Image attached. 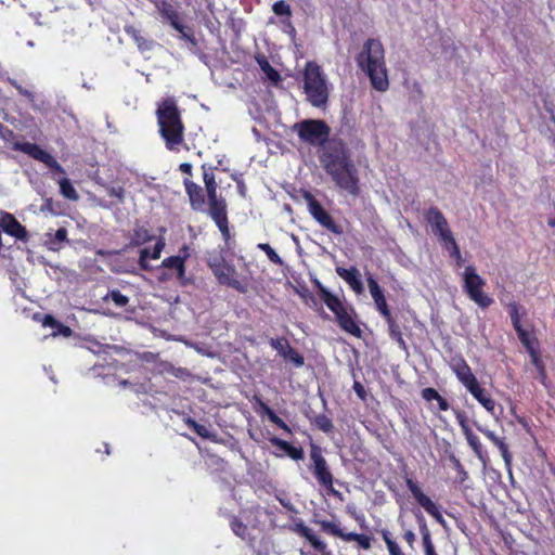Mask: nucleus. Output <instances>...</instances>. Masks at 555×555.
Listing matches in <instances>:
<instances>
[{
    "instance_id": "1",
    "label": "nucleus",
    "mask_w": 555,
    "mask_h": 555,
    "mask_svg": "<svg viewBox=\"0 0 555 555\" xmlns=\"http://www.w3.org/2000/svg\"><path fill=\"white\" fill-rule=\"evenodd\" d=\"M319 160L337 188L352 196L360 194L358 169L344 140H333Z\"/></svg>"
},
{
    "instance_id": "2",
    "label": "nucleus",
    "mask_w": 555,
    "mask_h": 555,
    "mask_svg": "<svg viewBox=\"0 0 555 555\" xmlns=\"http://www.w3.org/2000/svg\"><path fill=\"white\" fill-rule=\"evenodd\" d=\"M358 67L370 78L372 87L379 92L389 88L388 70L385 61V49L380 40L369 38L362 51L356 56Z\"/></svg>"
},
{
    "instance_id": "3",
    "label": "nucleus",
    "mask_w": 555,
    "mask_h": 555,
    "mask_svg": "<svg viewBox=\"0 0 555 555\" xmlns=\"http://www.w3.org/2000/svg\"><path fill=\"white\" fill-rule=\"evenodd\" d=\"M156 117L159 134L166 149L179 152L184 143L185 127L177 101L173 98H166L160 101L157 105Z\"/></svg>"
},
{
    "instance_id": "4",
    "label": "nucleus",
    "mask_w": 555,
    "mask_h": 555,
    "mask_svg": "<svg viewBox=\"0 0 555 555\" xmlns=\"http://www.w3.org/2000/svg\"><path fill=\"white\" fill-rule=\"evenodd\" d=\"M450 367L467 391L491 414L495 412V401L490 393L480 386L470 366L462 356H455L450 361Z\"/></svg>"
},
{
    "instance_id": "5",
    "label": "nucleus",
    "mask_w": 555,
    "mask_h": 555,
    "mask_svg": "<svg viewBox=\"0 0 555 555\" xmlns=\"http://www.w3.org/2000/svg\"><path fill=\"white\" fill-rule=\"evenodd\" d=\"M302 81L304 92L307 95L308 102L314 107L326 105L330 95L327 81L321 66L317 62L309 61L306 63Z\"/></svg>"
},
{
    "instance_id": "6",
    "label": "nucleus",
    "mask_w": 555,
    "mask_h": 555,
    "mask_svg": "<svg viewBox=\"0 0 555 555\" xmlns=\"http://www.w3.org/2000/svg\"><path fill=\"white\" fill-rule=\"evenodd\" d=\"M293 129L301 142L319 149V156L324 153L333 140H340L339 138H330L331 128L322 119H305L296 122Z\"/></svg>"
},
{
    "instance_id": "7",
    "label": "nucleus",
    "mask_w": 555,
    "mask_h": 555,
    "mask_svg": "<svg viewBox=\"0 0 555 555\" xmlns=\"http://www.w3.org/2000/svg\"><path fill=\"white\" fill-rule=\"evenodd\" d=\"M309 456V469L314 479L323 489H325L327 494L338 496L340 493L334 488L335 478L326 459L323 455L322 448L315 443H311Z\"/></svg>"
},
{
    "instance_id": "8",
    "label": "nucleus",
    "mask_w": 555,
    "mask_h": 555,
    "mask_svg": "<svg viewBox=\"0 0 555 555\" xmlns=\"http://www.w3.org/2000/svg\"><path fill=\"white\" fill-rule=\"evenodd\" d=\"M207 264L220 285L231 287L241 294L248 292L247 280L238 279L235 267L228 263L222 255L210 258Z\"/></svg>"
},
{
    "instance_id": "9",
    "label": "nucleus",
    "mask_w": 555,
    "mask_h": 555,
    "mask_svg": "<svg viewBox=\"0 0 555 555\" xmlns=\"http://www.w3.org/2000/svg\"><path fill=\"white\" fill-rule=\"evenodd\" d=\"M486 281L477 273L474 266H467L463 272V289L468 298L481 309H487L493 299L483 292Z\"/></svg>"
},
{
    "instance_id": "10",
    "label": "nucleus",
    "mask_w": 555,
    "mask_h": 555,
    "mask_svg": "<svg viewBox=\"0 0 555 555\" xmlns=\"http://www.w3.org/2000/svg\"><path fill=\"white\" fill-rule=\"evenodd\" d=\"M301 196L307 204L309 214L322 228L335 235H341L344 233L343 227L334 220L332 215L310 191L301 190Z\"/></svg>"
},
{
    "instance_id": "11",
    "label": "nucleus",
    "mask_w": 555,
    "mask_h": 555,
    "mask_svg": "<svg viewBox=\"0 0 555 555\" xmlns=\"http://www.w3.org/2000/svg\"><path fill=\"white\" fill-rule=\"evenodd\" d=\"M314 524L320 526L322 532L339 538L346 542L356 541L363 550H370L372 546L371 537L357 532H344L339 522L326 519H314Z\"/></svg>"
},
{
    "instance_id": "12",
    "label": "nucleus",
    "mask_w": 555,
    "mask_h": 555,
    "mask_svg": "<svg viewBox=\"0 0 555 555\" xmlns=\"http://www.w3.org/2000/svg\"><path fill=\"white\" fill-rule=\"evenodd\" d=\"M13 149L15 151L25 153L29 157L44 164L53 172L61 175L65 173L64 168L59 164V162L49 152H47L36 143L16 142L14 143Z\"/></svg>"
},
{
    "instance_id": "13",
    "label": "nucleus",
    "mask_w": 555,
    "mask_h": 555,
    "mask_svg": "<svg viewBox=\"0 0 555 555\" xmlns=\"http://www.w3.org/2000/svg\"><path fill=\"white\" fill-rule=\"evenodd\" d=\"M203 169V181L208 199V214L217 212L220 210L228 209L225 199L218 195V183L216 181L215 173L211 167L206 165L202 166Z\"/></svg>"
},
{
    "instance_id": "14",
    "label": "nucleus",
    "mask_w": 555,
    "mask_h": 555,
    "mask_svg": "<svg viewBox=\"0 0 555 555\" xmlns=\"http://www.w3.org/2000/svg\"><path fill=\"white\" fill-rule=\"evenodd\" d=\"M405 485L408 489L411 491L415 501L420 504V506H422L430 516H433L438 524H440L442 527H446L447 522L442 514L440 513L439 507L433 502V500L429 496H427L422 491L418 483L414 481L412 478L406 477Z\"/></svg>"
},
{
    "instance_id": "15",
    "label": "nucleus",
    "mask_w": 555,
    "mask_h": 555,
    "mask_svg": "<svg viewBox=\"0 0 555 555\" xmlns=\"http://www.w3.org/2000/svg\"><path fill=\"white\" fill-rule=\"evenodd\" d=\"M188 258L189 247L184 245L180 249V255L167 257L162 262L164 268L176 270V278L182 286H186L191 282V280L185 276V261Z\"/></svg>"
},
{
    "instance_id": "16",
    "label": "nucleus",
    "mask_w": 555,
    "mask_h": 555,
    "mask_svg": "<svg viewBox=\"0 0 555 555\" xmlns=\"http://www.w3.org/2000/svg\"><path fill=\"white\" fill-rule=\"evenodd\" d=\"M456 421L466 438L468 446L472 448L476 456L485 463L488 460V452L483 449L479 438L473 433L466 416L462 412H459L456 413Z\"/></svg>"
},
{
    "instance_id": "17",
    "label": "nucleus",
    "mask_w": 555,
    "mask_h": 555,
    "mask_svg": "<svg viewBox=\"0 0 555 555\" xmlns=\"http://www.w3.org/2000/svg\"><path fill=\"white\" fill-rule=\"evenodd\" d=\"M291 530L296 534L305 538L313 550L321 555H331V552L327 548V545L324 541L320 539L305 522L299 519L292 527Z\"/></svg>"
},
{
    "instance_id": "18",
    "label": "nucleus",
    "mask_w": 555,
    "mask_h": 555,
    "mask_svg": "<svg viewBox=\"0 0 555 555\" xmlns=\"http://www.w3.org/2000/svg\"><path fill=\"white\" fill-rule=\"evenodd\" d=\"M424 219L430 225L433 234L437 237L450 230L447 218L436 206H430L424 211Z\"/></svg>"
},
{
    "instance_id": "19",
    "label": "nucleus",
    "mask_w": 555,
    "mask_h": 555,
    "mask_svg": "<svg viewBox=\"0 0 555 555\" xmlns=\"http://www.w3.org/2000/svg\"><path fill=\"white\" fill-rule=\"evenodd\" d=\"M318 295L326 307L335 314V320L339 318V314L346 313L351 308V306L345 304L320 283H318Z\"/></svg>"
},
{
    "instance_id": "20",
    "label": "nucleus",
    "mask_w": 555,
    "mask_h": 555,
    "mask_svg": "<svg viewBox=\"0 0 555 555\" xmlns=\"http://www.w3.org/2000/svg\"><path fill=\"white\" fill-rule=\"evenodd\" d=\"M318 295L326 307L335 314V320L339 318V314L346 313L351 308V306L345 304L320 283H318Z\"/></svg>"
},
{
    "instance_id": "21",
    "label": "nucleus",
    "mask_w": 555,
    "mask_h": 555,
    "mask_svg": "<svg viewBox=\"0 0 555 555\" xmlns=\"http://www.w3.org/2000/svg\"><path fill=\"white\" fill-rule=\"evenodd\" d=\"M0 229L17 240L27 241L28 238L26 228L10 212H2Z\"/></svg>"
},
{
    "instance_id": "22",
    "label": "nucleus",
    "mask_w": 555,
    "mask_h": 555,
    "mask_svg": "<svg viewBox=\"0 0 555 555\" xmlns=\"http://www.w3.org/2000/svg\"><path fill=\"white\" fill-rule=\"evenodd\" d=\"M183 185L189 197L191 208L195 211H204L206 198L203 188L189 178L183 180Z\"/></svg>"
},
{
    "instance_id": "23",
    "label": "nucleus",
    "mask_w": 555,
    "mask_h": 555,
    "mask_svg": "<svg viewBox=\"0 0 555 555\" xmlns=\"http://www.w3.org/2000/svg\"><path fill=\"white\" fill-rule=\"evenodd\" d=\"M508 314L511 318L512 325L519 338V340H524L527 337L531 336L532 333H529L527 330L522 327L521 318L527 314V310L518 302L512 301L507 305Z\"/></svg>"
},
{
    "instance_id": "24",
    "label": "nucleus",
    "mask_w": 555,
    "mask_h": 555,
    "mask_svg": "<svg viewBox=\"0 0 555 555\" xmlns=\"http://www.w3.org/2000/svg\"><path fill=\"white\" fill-rule=\"evenodd\" d=\"M335 321L345 333L357 338L362 336V330L357 321V312L353 307H351L346 313L339 314V318Z\"/></svg>"
},
{
    "instance_id": "25",
    "label": "nucleus",
    "mask_w": 555,
    "mask_h": 555,
    "mask_svg": "<svg viewBox=\"0 0 555 555\" xmlns=\"http://www.w3.org/2000/svg\"><path fill=\"white\" fill-rule=\"evenodd\" d=\"M35 320L41 322L44 327H51L53 330L52 336L61 335L63 337H70L73 335V330L61 323L56 320L52 314H35Z\"/></svg>"
},
{
    "instance_id": "26",
    "label": "nucleus",
    "mask_w": 555,
    "mask_h": 555,
    "mask_svg": "<svg viewBox=\"0 0 555 555\" xmlns=\"http://www.w3.org/2000/svg\"><path fill=\"white\" fill-rule=\"evenodd\" d=\"M154 4L160 16L168 21L170 25L176 29L180 30L178 25L179 13L175 7L168 0H149Z\"/></svg>"
},
{
    "instance_id": "27",
    "label": "nucleus",
    "mask_w": 555,
    "mask_h": 555,
    "mask_svg": "<svg viewBox=\"0 0 555 555\" xmlns=\"http://www.w3.org/2000/svg\"><path fill=\"white\" fill-rule=\"evenodd\" d=\"M124 30L126 35L134 41L138 50L141 53L149 52L155 48L156 42L152 39L144 37L135 26L126 25Z\"/></svg>"
},
{
    "instance_id": "28",
    "label": "nucleus",
    "mask_w": 555,
    "mask_h": 555,
    "mask_svg": "<svg viewBox=\"0 0 555 555\" xmlns=\"http://www.w3.org/2000/svg\"><path fill=\"white\" fill-rule=\"evenodd\" d=\"M337 274L346 281V283L350 286V288L357 294H361L363 292V284L360 280L359 270L356 267H351L349 269L337 267Z\"/></svg>"
},
{
    "instance_id": "29",
    "label": "nucleus",
    "mask_w": 555,
    "mask_h": 555,
    "mask_svg": "<svg viewBox=\"0 0 555 555\" xmlns=\"http://www.w3.org/2000/svg\"><path fill=\"white\" fill-rule=\"evenodd\" d=\"M253 400L259 405V412L267 415L268 420L272 424L281 428L285 433L292 435L291 427L280 416H278L276 413L266 402H263L260 396L255 395Z\"/></svg>"
},
{
    "instance_id": "30",
    "label": "nucleus",
    "mask_w": 555,
    "mask_h": 555,
    "mask_svg": "<svg viewBox=\"0 0 555 555\" xmlns=\"http://www.w3.org/2000/svg\"><path fill=\"white\" fill-rule=\"evenodd\" d=\"M480 433H482L501 452V455L506 465H511L512 454L508 450V446L505 443L504 438L498 437L494 431L482 428L480 426L477 427Z\"/></svg>"
},
{
    "instance_id": "31",
    "label": "nucleus",
    "mask_w": 555,
    "mask_h": 555,
    "mask_svg": "<svg viewBox=\"0 0 555 555\" xmlns=\"http://www.w3.org/2000/svg\"><path fill=\"white\" fill-rule=\"evenodd\" d=\"M270 442L294 461H300L304 459V450L300 447H295L291 442L278 437L270 438Z\"/></svg>"
},
{
    "instance_id": "32",
    "label": "nucleus",
    "mask_w": 555,
    "mask_h": 555,
    "mask_svg": "<svg viewBox=\"0 0 555 555\" xmlns=\"http://www.w3.org/2000/svg\"><path fill=\"white\" fill-rule=\"evenodd\" d=\"M66 228H59L55 233H46V246L52 251L60 250L65 243H68Z\"/></svg>"
},
{
    "instance_id": "33",
    "label": "nucleus",
    "mask_w": 555,
    "mask_h": 555,
    "mask_svg": "<svg viewBox=\"0 0 555 555\" xmlns=\"http://www.w3.org/2000/svg\"><path fill=\"white\" fill-rule=\"evenodd\" d=\"M165 247V242L163 238H159L156 244L153 247V250L151 251L149 248H143L140 250V257H139V266L142 270H150L151 267L147 263V259H158L160 257V254Z\"/></svg>"
},
{
    "instance_id": "34",
    "label": "nucleus",
    "mask_w": 555,
    "mask_h": 555,
    "mask_svg": "<svg viewBox=\"0 0 555 555\" xmlns=\"http://www.w3.org/2000/svg\"><path fill=\"white\" fill-rule=\"evenodd\" d=\"M522 346L526 348L527 352L530 356L531 363L534 366H539L543 361L540 356L539 341L535 334L532 332V335L527 337L524 340H520Z\"/></svg>"
},
{
    "instance_id": "35",
    "label": "nucleus",
    "mask_w": 555,
    "mask_h": 555,
    "mask_svg": "<svg viewBox=\"0 0 555 555\" xmlns=\"http://www.w3.org/2000/svg\"><path fill=\"white\" fill-rule=\"evenodd\" d=\"M210 218L215 221L225 243L231 237L229 229L228 209L209 214Z\"/></svg>"
},
{
    "instance_id": "36",
    "label": "nucleus",
    "mask_w": 555,
    "mask_h": 555,
    "mask_svg": "<svg viewBox=\"0 0 555 555\" xmlns=\"http://www.w3.org/2000/svg\"><path fill=\"white\" fill-rule=\"evenodd\" d=\"M255 60L261 70L266 74L267 78L274 85L281 81L280 73L270 64L268 59L263 54H257Z\"/></svg>"
},
{
    "instance_id": "37",
    "label": "nucleus",
    "mask_w": 555,
    "mask_h": 555,
    "mask_svg": "<svg viewBox=\"0 0 555 555\" xmlns=\"http://www.w3.org/2000/svg\"><path fill=\"white\" fill-rule=\"evenodd\" d=\"M184 424L201 438L210 440L212 442H219V439L216 434L211 433L206 426L197 423L194 418L185 417Z\"/></svg>"
},
{
    "instance_id": "38",
    "label": "nucleus",
    "mask_w": 555,
    "mask_h": 555,
    "mask_svg": "<svg viewBox=\"0 0 555 555\" xmlns=\"http://www.w3.org/2000/svg\"><path fill=\"white\" fill-rule=\"evenodd\" d=\"M387 325H388V332L391 339L396 340L399 345V347L403 350L406 349L405 340L403 339L401 327L398 324L397 320L393 318L392 314L388 318H384Z\"/></svg>"
},
{
    "instance_id": "39",
    "label": "nucleus",
    "mask_w": 555,
    "mask_h": 555,
    "mask_svg": "<svg viewBox=\"0 0 555 555\" xmlns=\"http://www.w3.org/2000/svg\"><path fill=\"white\" fill-rule=\"evenodd\" d=\"M422 398L428 402L437 401L440 411H448L450 409V404L446 398H443L435 388L427 387L424 388L421 392Z\"/></svg>"
},
{
    "instance_id": "40",
    "label": "nucleus",
    "mask_w": 555,
    "mask_h": 555,
    "mask_svg": "<svg viewBox=\"0 0 555 555\" xmlns=\"http://www.w3.org/2000/svg\"><path fill=\"white\" fill-rule=\"evenodd\" d=\"M154 238V235L145 227H135L130 236L131 246H141Z\"/></svg>"
},
{
    "instance_id": "41",
    "label": "nucleus",
    "mask_w": 555,
    "mask_h": 555,
    "mask_svg": "<svg viewBox=\"0 0 555 555\" xmlns=\"http://www.w3.org/2000/svg\"><path fill=\"white\" fill-rule=\"evenodd\" d=\"M59 185H60V193L62 194V196L64 198L74 201V202L79 199V195L68 178L60 179Z\"/></svg>"
},
{
    "instance_id": "42",
    "label": "nucleus",
    "mask_w": 555,
    "mask_h": 555,
    "mask_svg": "<svg viewBox=\"0 0 555 555\" xmlns=\"http://www.w3.org/2000/svg\"><path fill=\"white\" fill-rule=\"evenodd\" d=\"M380 535L387 546L389 555H404L398 543L393 540L392 534L389 530H380Z\"/></svg>"
},
{
    "instance_id": "43",
    "label": "nucleus",
    "mask_w": 555,
    "mask_h": 555,
    "mask_svg": "<svg viewBox=\"0 0 555 555\" xmlns=\"http://www.w3.org/2000/svg\"><path fill=\"white\" fill-rule=\"evenodd\" d=\"M230 527L235 535L242 540L249 538L248 527L236 516H233L230 520Z\"/></svg>"
},
{
    "instance_id": "44",
    "label": "nucleus",
    "mask_w": 555,
    "mask_h": 555,
    "mask_svg": "<svg viewBox=\"0 0 555 555\" xmlns=\"http://www.w3.org/2000/svg\"><path fill=\"white\" fill-rule=\"evenodd\" d=\"M104 301L112 300L116 307L124 308L128 305L129 298L121 294L118 289L109 291L104 297Z\"/></svg>"
},
{
    "instance_id": "45",
    "label": "nucleus",
    "mask_w": 555,
    "mask_h": 555,
    "mask_svg": "<svg viewBox=\"0 0 555 555\" xmlns=\"http://www.w3.org/2000/svg\"><path fill=\"white\" fill-rule=\"evenodd\" d=\"M312 423L323 433L330 434L334 430L333 422L330 417H327L325 414H319L317 415Z\"/></svg>"
},
{
    "instance_id": "46",
    "label": "nucleus",
    "mask_w": 555,
    "mask_h": 555,
    "mask_svg": "<svg viewBox=\"0 0 555 555\" xmlns=\"http://www.w3.org/2000/svg\"><path fill=\"white\" fill-rule=\"evenodd\" d=\"M285 360L293 362L297 367H300L305 363V358L297 350H295L291 345L287 347L286 352L283 354Z\"/></svg>"
},
{
    "instance_id": "47",
    "label": "nucleus",
    "mask_w": 555,
    "mask_h": 555,
    "mask_svg": "<svg viewBox=\"0 0 555 555\" xmlns=\"http://www.w3.org/2000/svg\"><path fill=\"white\" fill-rule=\"evenodd\" d=\"M258 248L262 250L268 259L274 263L281 266L283 263L282 258L279 256V254L270 246L268 243H260L258 244Z\"/></svg>"
},
{
    "instance_id": "48",
    "label": "nucleus",
    "mask_w": 555,
    "mask_h": 555,
    "mask_svg": "<svg viewBox=\"0 0 555 555\" xmlns=\"http://www.w3.org/2000/svg\"><path fill=\"white\" fill-rule=\"evenodd\" d=\"M439 242L441 243L442 247L449 251H451V249L455 247H459V244L457 242L455 241V237L451 231V229L449 231H447L446 233H443L441 236L438 237Z\"/></svg>"
},
{
    "instance_id": "49",
    "label": "nucleus",
    "mask_w": 555,
    "mask_h": 555,
    "mask_svg": "<svg viewBox=\"0 0 555 555\" xmlns=\"http://www.w3.org/2000/svg\"><path fill=\"white\" fill-rule=\"evenodd\" d=\"M439 242L441 243L442 247L449 251H451V249L455 247H459V244L457 242L455 241V237L451 231V229L449 231H447L446 233H443L441 236L438 237Z\"/></svg>"
},
{
    "instance_id": "50",
    "label": "nucleus",
    "mask_w": 555,
    "mask_h": 555,
    "mask_svg": "<svg viewBox=\"0 0 555 555\" xmlns=\"http://www.w3.org/2000/svg\"><path fill=\"white\" fill-rule=\"evenodd\" d=\"M7 81L21 94L22 96L26 98L30 103L35 102V93L30 90H27L22 85L17 82V80L13 78H8Z\"/></svg>"
},
{
    "instance_id": "51",
    "label": "nucleus",
    "mask_w": 555,
    "mask_h": 555,
    "mask_svg": "<svg viewBox=\"0 0 555 555\" xmlns=\"http://www.w3.org/2000/svg\"><path fill=\"white\" fill-rule=\"evenodd\" d=\"M272 11L278 16H286V17L292 16L291 5L284 0L274 2L272 5Z\"/></svg>"
},
{
    "instance_id": "52",
    "label": "nucleus",
    "mask_w": 555,
    "mask_h": 555,
    "mask_svg": "<svg viewBox=\"0 0 555 555\" xmlns=\"http://www.w3.org/2000/svg\"><path fill=\"white\" fill-rule=\"evenodd\" d=\"M269 345L276 350L281 357H283L289 346V341L285 337H276L270 338Z\"/></svg>"
},
{
    "instance_id": "53",
    "label": "nucleus",
    "mask_w": 555,
    "mask_h": 555,
    "mask_svg": "<svg viewBox=\"0 0 555 555\" xmlns=\"http://www.w3.org/2000/svg\"><path fill=\"white\" fill-rule=\"evenodd\" d=\"M367 285L374 301L385 297L383 289L374 278H367Z\"/></svg>"
},
{
    "instance_id": "54",
    "label": "nucleus",
    "mask_w": 555,
    "mask_h": 555,
    "mask_svg": "<svg viewBox=\"0 0 555 555\" xmlns=\"http://www.w3.org/2000/svg\"><path fill=\"white\" fill-rule=\"evenodd\" d=\"M415 518H416V521H417V525H418V529H420V533L422 535V539L423 538H427V537H431V533H430V530L427 526V521L424 517V515L417 511L415 513Z\"/></svg>"
},
{
    "instance_id": "55",
    "label": "nucleus",
    "mask_w": 555,
    "mask_h": 555,
    "mask_svg": "<svg viewBox=\"0 0 555 555\" xmlns=\"http://www.w3.org/2000/svg\"><path fill=\"white\" fill-rule=\"evenodd\" d=\"M178 25L180 27V30H178L181 34L182 39L190 42L192 46H197V40L193 34V31L185 27L183 24H181L180 18L178 20Z\"/></svg>"
},
{
    "instance_id": "56",
    "label": "nucleus",
    "mask_w": 555,
    "mask_h": 555,
    "mask_svg": "<svg viewBox=\"0 0 555 555\" xmlns=\"http://www.w3.org/2000/svg\"><path fill=\"white\" fill-rule=\"evenodd\" d=\"M374 304H375V306H376V308H377L378 312L380 313V315H382L383 318H388V317H390L391 312H390V310H389V308H388V305H387V301H386V298H385V297H384V298H380V299H378V300H375V301H374Z\"/></svg>"
},
{
    "instance_id": "57",
    "label": "nucleus",
    "mask_w": 555,
    "mask_h": 555,
    "mask_svg": "<svg viewBox=\"0 0 555 555\" xmlns=\"http://www.w3.org/2000/svg\"><path fill=\"white\" fill-rule=\"evenodd\" d=\"M449 256L454 260L456 268H461L464 264V258L462 257L460 246H454V248L449 251Z\"/></svg>"
},
{
    "instance_id": "58",
    "label": "nucleus",
    "mask_w": 555,
    "mask_h": 555,
    "mask_svg": "<svg viewBox=\"0 0 555 555\" xmlns=\"http://www.w3.org/2000/svg\"><path fill=\"white\" fill-rule=\"evenodd\" d=\"M107 193L112 197H116L119 202L124 201L125 189L122 186H112L107 190Z\"/></svg>"
},
{
    "instance_id": "59",
    "label": "nucleus",
    "mask_w": 555,
    "mask_h": 555,
    "mask_svg": "<svg viewBox=\"0 0 555 555\" xmlns=\"http://www.w3.org/2000/svg\"><path fill=\"white\" fill-rule=\"evenodd\" d=\"M451 460L454 464L455 469L457 470V473L460 475L461 481H464L468 476L467 472L465 470V468L462 465V463L460 462V460L456 459L454 455L451 457Z\"/></svg>"
},
{
    "instance_id": "60",
    "label": "nucleus",
    "mask_w": 555,
    "mask_h": 555,
    "mask_svg": "<svg viewBox=\"0 0 555 555\" xmlns=\"http://www.w3.org/2000/svg\"><path fill=\"white\" fill-rule=\"evenodd\" d=\"M356 395L362 400V401H365L366 400V390L364 388V386L358 382V380H354L353 383V386H352Z\"/></svg>"
},
{
    "instance_id": "61",
    "label": "nucleus",
    "mask_w": 555,
    "mask_h": 555,
    "mask_svg": "<svg viewBox=\"0 0 555 555\" xmlns=\"http://www.w3.org/2000/svg\"><path fill=\"white\" fill-rule=\"evenodd\" d=\"M402 537H403L404 541L409 544V546L411 548H413L415 540H416L415 533L412 530H406V531H404Z\"/></svg>"
},
{
    "instance_id": "62",
    "label": "nucleus",
    "mask_w": 555,
    "mask_h": 555,
    "mask_svg": "<svg viewBox=\"0 0 555 555\" xmlns=\"http://www.w3.org/2000/svg\"><path fill=\"white\" fill-rule=\"evenodd\" d=\"M179 169L182 173H185L188 176H191L192 175V165L190 163H182L180 166H179Z\"/></svg>"
},
{
    "instance_id": "63",
    "label": "nucleus",
    "mask_w": 555,
    "mask_h": 555,
    "mask_svg": "<svg viewBox=\"0 0 555 555\" xmlns=\"http://www.w3.org/2000/svg\"><path fill=\"white\" fill-rule=\"evenodd\" d=\"M422 542H423L424 551L429 550V548L431 550L435 547L431 537L423 538Z\"/></svg>"
},
{
    "instance_id": "64",
    "label": "nucleus",
    "mask_w": 555,
    "mask_h": 555,
    "mask_svg": "<svg viewBox=\"0 0 555 555\" xmlns=\"http://www.w3.org/2000/svg\"><path fill=\"white\" fill-rule=\"evenodd\" d=\"M541 376V379L544 380L546 378L545 365L542 362L539 366H534Z\"/></svg>"
}]
</instances>
